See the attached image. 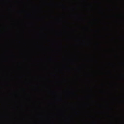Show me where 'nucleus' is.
Here are the masks:
<instances>
[{"label": "nucleus", "mask_w": 124, "mask_h": 124, "mask_svg": "<svg viewBox=\"0 0 124 124\" xmlns=\"http://www.w3.org/2000/svg\"><path fill=\"white\" fill-rule=\"evenodd\" d=\"M119 15L118 14L114 13L113 16L114 18H117L119 16Z\"/></svg>", "instance_id": "f257e3e1"}, {"label": "nucleus", "mask_w": 124, "mask_h": 124, "mask_svg": "<svg viewBox=\"0 0 124 124\" xmlns=\"http://www.w3.org/2000/svg\"><path fill=\"white\" fill-rule=\"evenodd\" d=\"M114 56L115 57L117 58L118 57V56L117 55H114Z\"/></svg>", "instance_id": "f03ea898"}, {"label": "nucleus", "mask_w": 124, "mask_h": 124, "mask_svg": "<svg viewBox=\"0 0 124 124\" xmlns=\"http://www.w3.org/2000/svg\"><path fill=\"white\" fill-rule=\"evenodd\" d=\"M113 66L114 68H116V66L115 64Z\"/></svg>", "instance_id": "7ed1b4c3"}, {"label": "nucleus", "mask_w": 124, "mask_h": 124, "mask_svg": "<svg viewBox=\"0 0 124 124\" xmlns=\"http://www.w3.org/2000/svg\"><path fill=\"white\" fill-rule=\"evenodd\" d=\"M114 100H116L117 99V98L116 97H115L114 98Z\"/></svg>", "instance_id": "20e7f679"}, {"label": "nucleus", "mask_w": 124, "mask_h": 124, "mask_svg": "<svg viewBox=\"0 0 124 124\" xmlns=\"http://www.w3.org/2000/svg\"><path fill=\"white\" fill-rule=\"evenodd\" d=\"M115 84L116 85H117V83H115Z\"/></svg>", "instance_id": "39448f33"}, {"label": "nucleus", "mask_w": 124, "mask_h": 124, "mask_svg": "<svg viewBox=\"0 0 124 124\" xmlns=\"http://www.w3.org/2000/svg\"><path fill=\"white\" fill-rule=\"evenodd\" d=\"M115 7L117 8H118V7L117 6H116Z\"/></svg>", "instance_id": "423d86ee"}, {"label": "nucleus", "mask_w": 124, "mask_h": 124, "mask_svg": "<svg viewBox=\"0 0 124 124\" xmlns=\"http://www.w3.org/2000/svg\"><path fill=\"white\" fill-rule=\"evenodd\" d=\"M114 40H116V39L115 38H114Z\"/></svg>", "instance_id": "0eeeda50"}, {"label": "nucleus", "mask_w": 124, "mask_h": 124, "mask_svg": "<svg viewBox=\"0 0 124 124\" xmlns=\"http://www.w3.org/2000/svg\"><path fill=\"white\" fill-rule=\"evenodd\" d=\"M114 3H115V2H114Z\"/></svg>", "instance_id": "6e6552de"}]
</instances>
